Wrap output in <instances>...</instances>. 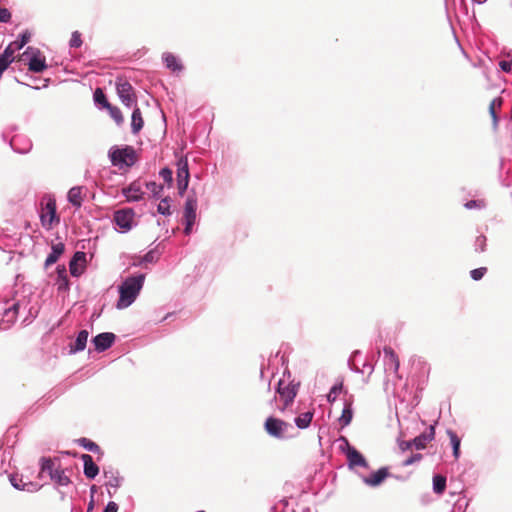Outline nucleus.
<instances>
[{"label":"nucleus","mask_w":512,"mask_h":512,"mask_svg":"<svg viewBox=\"0 0 512 512\" xmlns=\"http://www.w3.org/2000/svg\"><path fill=\"white\" fill-rule=\"evenodd\" d=\"M26 313L24 322H30L35 318L37 309L29 307L26 297L16 298L14 296H0V317L2 329L9 328L15 323L20 314Z\"/></svg>","instance_id":"f257e3e1"},{"label":"nucleus","mask_w":512,"mask_h":512,"mask_svg":"<svg viewBox=\"0 0 512 512\" xmlns=\"http://www.w3.org/2000/svg\"><path fill=\"white\" fill-rule=\"evenodd\" d=\"M145 274H137L125 278L119 286V299L116 307L125 309L132 305L143 288Z\"/></svg>","instance_id":"f03ea898"},{"label":"nucleus","mask_w":512,"mask_h":512,"mask_svg":"<svg viewBox=\"0 0 512 512\" xmlns=\"http://www.w3.org/2000/svg\"><path fill=\"white\" fill-rule=\"evenodd\" d=\"M108 157L112 166L119 170L131 168L138 160L136 150L133 146H112L108 151Z\"/></svg>","instance_id":"7ed1b4c3"},{"label":"nucleus","mask_w":512,"mask_h":512,"mask_svg":"<svg viewBox=\"0 0 512 512\" xmlns=\"http://www.w3.org/2000/svg\"><path fill=\"white\" fill-rule=\"evenodd\" d=\"M266 432L277 439H288L294 435L292 424L275 417H268L264 424Z\"/></svg>","instance_id":"20e7f679"},{"label":"nucleus","mask_w":512,"mask_h":512,"mask_svg":"<svg viewBox=\"0 0 512 512\" xmlns=\"http://www.w3.org/2000/svg\"><path fill=\"white\" fill-rule=\"evenodd\" d=\"M41 471L48 473L51 480L59 486H68L71 482L65 471L60 466L56 467V463L49 458L42 459Z\"/></svg>","instance_id":"39448f33"},{"label":"nucleus","mask_w":512,"mask_h":512,"mask_svg":"<svg viewBox=\"0 0 512 512\" xmlns=\"http://www.w3.org/2000/svg\"><path fill=\"white\" fill-rule=\"evenodd\" d=\"M40 221L46 230H50L54 224H58L60 219L56 213V201L48 198L40 211Z\"/></svg>","instance_id":"423d86ee"},{"label":"nucleus","mask_w":512,"mask_h":512,"mask_svg":"<svg viewBox=\"0 0 512 512\" xmlns=\"http://www.w3.org/2000/svg\"><path fill=\"white\" fill-rule=\"evenodd\" d=\"M135 212L132 208H124L115 211L113 220L121 233H127L135 225Z\"/></svg>","instance_id":"0eeeda50"},{"label":"nucleus","mask_w":512,"mask_h":512,"mask_svg":"<svg viewBox=\"0 0 512 512\" xmlns=\"http://www.w3.org/2000/svg\"><path fill=\"white\" fill-rule=\"evenodd\" d=\"M116 90L121 102L125 106L131 108L137 104L134 89L127 80L119 79L116 82Z\"/></svg>","instance_id":"6e6552de"},{"label":"nucleus","mask_w":512,"mask_h":512,"mask_svg":"<svg viewBox=\"0 0 512 512\" xmlns=\"http://www.w3.org/2000/svg\"><path fill=\"white\" fill-rule=\"evenodd\" d=\"M30 53L31 56L29 57L28 61L29 70L34 73H41L47 67L45 57L41 56L40 50L31 47L26 49V51L23 53V56L28 57Z\"/></svg>","instance_id":"1a4fd4ad"},{"label":"nucleus","mask_w":512,"mask_h":512,"mask_svg":"<svg viewBox=\"0 0 512 512\" xmlns=\"http://www.w3.org/2000/svg\"><path fill=\"white\" fill-rule=\"evenodd\" d=\"M383 365L385 374L389 377L391 375L398 376L399 359L392 348L385 347L383 349Z\"/></svg>","instance_id":"9d476101"},{"label":"nucleus","mask_w":512,"mask_h":512,"mask_svg":"<svg viewBox=\"0 0 512 512\" xmlns=\"http://www.w3.org/2000/svg\"><path fill=\"white\" fill-rule=\"evenodd\" d=\"M283 385V380H279L277 386V393L284 401V406L281 408L282 411L285 410L288 407V405L292 403L293 400L295 399L299 384H294L293 382H291L287 386Z\"/></svg>","instance_id":"9b49d317"},{"label":"nucleus","mask_w":512,"mask_h":512,"mask_svg":"<svg viewBox=\"0 0 512 512\" xmlns=\"http://www.w3.org/2000/svg\"><path fill=\"white\" fill-rule=\"evenodd\" d=\"M345 454L347 457L349 468H368V462L365 459V457L356 448L350 446L349 443H347V449L345 450Z\"/></svg>","instance_id":"f8f14e48"},{"label":"nucleus","mask_w":512,"mask_h":512,"mask_svg":"<svg viewBox=\"0 0 512 512\" xmlns=\"http://www.w3.org/2000/svg\"><path fill=\"white\" fill-rule=\"evenodd\" d=\"M144 191L138 181H133L127 187L122 189V195L128 202H138L144 197Z\"/></svg>","instance_id":"ddd939ff"},{"label":"nucleus","mask_w":512,"mask_h":512,"mask_svg":"<svg viewBox=\"0 0 512 512\" xmlns=\"http://www.w3.org/2000/svg\"><path fill=\"white\" fill-rule=\"evenodd\" d=\"M115 338H116L115 334H113L111 332H103V333L96 335L92 339V343L94 344L96 351L104 352L113 345Z\"/></svg>","instance_id":"4468645a"},{"label":"nucleus","mask_w":512,"mask_h":512,"mask_svg":"<svg viewBox=\"0 0 512 512\" xmlns=\"http://www.w3.org/2000/svg\"><path fill=\"white\" fill-rule=\"evenodd\" d=\"M86 262V254L82 251H77L69 263V270L72 276L78 277L84 272V264Z\"/></svg>","instance_id":"2eb2a0df"},{"label":"nucleus","mask_w":512,"mask_h":512,"mask_svg":"<svg viewBox=\"0 0 512 512\" xmlns=\"http://www.w3.org/2000/svg\"><path fill=\"white\" fill-rule=\"evenodd\" d=\"M11 148L20 154L28 153L32 148V142L26 136L15 135L10 140Z\"/></svg>","instance_id":"dca6fc26"},{"label":"nucleus","mask_w":512,"mask_h":512,"mask_svg":"<svg viewBox=\"0 0 512 512\" xmlns=\"http://www.w3.org/2000/svg\"><path fill=\"white\" fill-rule=\"evenodd\" d=\"M197 199L195 196H188L184 205V222H196Z\"/></svg>","instance_id":"f3484780"},{"label":"nucleus","mask_w":512,"mask_h":512,"mask_svg":"<svg viewBox=\"0 0 512 512\" xmlns=\"http://www.w3.org/2000/svg\"><path fill=\"white\" fill-rule=\"evenodd\" d=\"M104 476L106 478L105 486L108 488V494L112 496L109 488L118 489L122 485L123 477L120 476L118 471L112 469L105 470Z\"/></svg>","instance_id":"a211bd4d"},{"label":"nucleus","mask_w":512,"mask_h":512,"mask_svg":"<svg viewBox=\"0 0 512 512\" xmlns=\"http://www.w3.org/2000/svg\"><path fill=\"white\" fill-rule=\"evenodd\" d=\"M81 459L84 465V475L88 479H94L99 473V467L94 463L92 456L89 454H82Z\"/></svg>","instance_id":"6ab92c4d"},{"label":"nucleus","mask_w":512,"mask_h":512,"mask_svg":"<svg viewBox=\"0 0 512 512\" xmlns=\"http://www.w3.org/2000/svg\"><path fill=\"white\" fill-rule=\"evenodd\" d=\"M388 476V468L382 467L369 477H363V482L371 487L380 485Z\"/></svg>","instance_id":"aec40b11"},{"label":"nucleus","mask_w":512,"mask_h":512,"mask_svg":"<svg viewBox=\"0 0 512 512\" xmlns=\"http://www.w3.org/2000/svg\"><path fill=\"white\" fill-rule=\"evenodd\" d=\"M435 436V428L431 425L427 432L420 434L415 437L413 441V446L416 449H423L426 447V444L434 439Z\"/></svg>","instance_id":"412c9836"},{"label":"nucleus","mask_w":512,"mask_h":512,"mask_svg":"<svg viewBox=\"0 0 512 512\" xmlns=\"http://www.w3.org/2000/svg\"><path fill=\"white\" fill-rule=\"evenodd\" d=\"M162 60L165 64L166 68H168L172 72H180L183 69V66L180 63L179 59L172 53H169V52L163 53Z\"/></svg>","instance_id":"4be33fe9"},{"label":"nucleus","mask_w":512,"mask_h":512,"mask_svg":"<svg viewBox=\"0 0 512 512\" xmlns=\"http://www.w3.org/2000/svg\"><path fill=\"white\" fill-rule=\"evenodd\" d=\"M11 485L18 490L22 491H34L37 489V484L32 482H24L18 475H10L9 477Z\"/></svg>","instance_id":"5701e85b"},{"label":"nucleus","mask_w":512,"mask_h":512,"mask_svg":"<svg viewBox=\"0 0 512 512\" xmlns=\"http://www.w3.org/2000/svg\"><path fill=\"white\" fill-rule=\"evenodd\" d=\"M89 333L87 330H81L74 342V345L70 346V353L75 354L81 352L86 348Z\"/></svg>","instance_id":"b1692460"},{"label":"nucleus","mask_w":512,"mask_h":512,"mask_svg":"<svg viewBox=\"0 0 512 512\" xmlns=\"http://www.w3.org/2000/svg\"><path fill=\"white\" fill-rule=\"evenodd\" d=\"M353 418V407H352V400L351 399H345L344 401V407L342 410V414L339 417V423L341 426H347L351 423Z\"/></svg>","instance_id":"393cba45"},{"label":"nucleus","mask_w":512,"mask_h":512,"mask_svg":"<svg viewBox=\"0 0 512 512\" xmlns=\"http://www.w3.org/2000/svg\"><path fill=\"white\" fill-rule=\"evenodd\" d=\"M144 122L140 108L136 105L133 106V112L131 116V130L132 133L137 134L143 128Z\"/></svg>","instance_id":"a878e982"},{"label":"nucleus","mask_w":512,"mask_h":512,"mask_svg":"<svg viewBox=\"0 0 512 512\" xmlns=\"http://www.w3.org/2000/svg\"><path fill=\"white\" fill-rule=\"evenodd\" d=\"M82 189L83 188L81 186H74L69 190L67 195L69 203H71V205L76 209H79L82 206Z\"/></svg>","instance_id":"bb28decb"},{"label":"nucleus","mask_w":512,"mask_h":512,"mask_svg":"<svg viewBox=\"0 0 512 512\" xmlns=\"http://www.w3.org/2000/svg\"><path fill=\"white\" fill-rule=\"evenodd\" d=\"M64 252V245L62 243L54 244L51 248V252L45 260V265L48 267L57 262L61 254Z\"/></svg>","instance_id":"cd10ccee"},{"label":"nucleus","mask_w":512,"mask_h":512,"mask_svg":"<svg viewBox=\"0 0 512 512\" xmlns=\"http://www.w3.org/2000/svg\"><path fill=\"white\" fill-rule=\"evenodd\" d=\"M189 167L187 157H181L177 161V180H189Z\"/></svg>","instance_id":"c85d7f7f"},{"label":"nucleus","mask_w":512,"mask_h":512,"mask_svg":"<svg viewBox=\"0 0 512 512\" xmlns=\"http://www.w3.org/2000/svg\"><path fill=\"white\" fill-rule=\"evenodd\" d=\"M502 103H503V99L501 97H496L491 101V103L489 105V113L492 117L494 128H496L498 126V121H499L496 110L501 108Z\"/></svg>","instance_id":"c756f323"},{"label":"nucleus","mask_w":512,"mask_h":512,"mask_svg":"<svg viewBox=\"0 0 512 512\" xmlns=\"http://www.w3.org/2000/svg\"><path fill=\"white\" fill-rule=\"evenodd\" d=\"M312 418L313 412H304L295 418V424L299 429H305L310 425Z\"/></svg>","instance_id":"7c9ffc66"},{"label":"nucleus","mask_w":512,"mask_h":512,"mask_svg":"<svg viewBox=\"0 0 512 512\" xmlns=\"http://www.w3.org/2000/svg\"><path fill=\"white\" fill-rule=\"evenodd\" d=\"M447 434L450 438L451 446L453 449V456L455 457V459H458L460 456V438L452 430H447Z\"/></svg>","instance_id":"2f4dec72"},{"label":"nucleus","mask_w":512,"mask_h":512,"mask_svg":"<svg viewBox=\"0 0 512 512\" xmlns=\"http://www.w3.org/2000/svg\"><path fill=\"white\" fill-rule=\"evenodd\" d=\"M446 488V478L442 475L433 477V491L436 494H442Z\"/></svg>","instance_id":"473e14b6"},{"label":"nucleus","mask_w":512,"mask_h":512,"mask_svg":"<svg viewBox=\"0 0 512 512\" xmlns=\"http://www.w3.org/2000/svg\"><path fill=\"white\" fill-rule=\"evenodd\" d=\"M170 198L165 197L161 199L160 203L158 204L157 211L159 214L163 216H170L171 210H170Z\"/></svg>","instance_id":"72a5a7b5"},{"label":"nucleus","mask_w":512,"mask_h":512,"mask_svg":"<svg viewBox=\"0 0 512 512\" xmlns=\"http://www.w3.org/2000/svg\"><path fill=\"white\" fill-rule=\"evenodd\" d=\"M93 96H94V101L96 104H100L105 108H110V104H109L105 94L103 93V91L100 88H97L94 91Z\"/></svg>","instance_id":"f704fd0d"},{"label":"nucleus","mask_w":512,"mask_h":512,"mask_svg":"<svg viewBox=\"0 0 512 512\" xmlns=\"http://www.w3.org/2000/svg\"><path fill=\"white\" fill-rule=\"evenodd\" d=\"M79 443L80 445L85 448L86 450L90 451V452H99L100 451V447L93 441L87 439V438H81L79 440Z\"/></svg>","instance_id":"c9c22d12"},{"label":"nucleus","mask_w":512,"mask_h":512,"mask_svg":"<svg viewBox=\"0 0 512 512\" xmlns=\"http://www.w3.org/2000/svg\"><path fill=\"white\" fill-rule=\"evenodd\" d=\"M146 188L152 193L153 197L156 198L160 197L163 191V186L161 184H157L154 181L147 182Z\"/></svg>","instance_id":"e433bc0d"},{"label":"nucleus","mask_w":512,"mask_h":512,"mask_svg":"<svg viewBox=\"0 0 512 512\" xmlns=\"http://www.w3.org/2000/svg\"><path fill=\"white\" fill-rule=\"evenodd\" d=\"M30 38H31L30 32L28 30L24 31L20 35V39L13 42L15 45V48H17V50L22 49L29 42Z\"/></svg>","instance_id":"4c0bfd02"},{"label":"nucleus","mask_w":512,"mask_h":512,"mask_svg":"<svg viewBox=\"0 0 512 512\" xmlns=\"http://www.w3.org/2000/svg\"><path fill=\"white\" fill-rule=\"evenodd\" d=\"M17 51V48H15V45L13 42H11L3 51V53L0 55L1 58H3L6 61H9V63L13 60V54Z\"/></svg>","instance_id":"58836bf2"},{"label":"nucleus","mask_w":512,"mask_h":512,"mask_svg":"<svg viewBox=\"0 0 512 512\" xmlns=\"http://www.w3.org/2000/svg\"><path fill=\"white\" fill-rule=\"evenodd\" d=\"M343 389V382L336 383L332 386L330 389V392L327 396L329 402H334L337 398V395L342 391Z\"/></svg>","instance_id":"ea45409f"},{"label":"nucleus","mask_w":512,"mask_h":512,"mask_svg":"<svg viewBox=\"0 0 512 512\" xmlns=\"http://www.w3.org/2000/svg\"><path fill=\"white\" fill-rule=\"evenodd\" d=\"M159 175L163 179V181L168 184V186H171L173 182V172L170 168H162L159 172Z\"/></svg>","instance_id":"a19ab883"},{"label":"nucleus","mask_w":512,"mask_h":512,"mask_svg":"<svg viewBox=\"0 0 512 512\" xmlns=\"http://www.w3.org/2000/svg\"><path fill=\"white\" fill-rule=\"evenodd\" d=\"M71 48H79L82 45L81 34L78 31H74L69 41Z\"/></svg>","instance_id":"79ce46f5"},{"label":"nucleus","mask_w":512,"mask_h":512,"mask_svg":"<svg viewBox=\"0 0 512 512\" xmlns=\"http://www.w3.org/2000/svg\"><path fill=\"white\" fill-rule=\"evenodd\" d=\"M486 237L484 235H480L476 238L474 243L475 251L484 252L486 249Z\"/></svg>","instance_id":"37998d69"},{"label":"nucleus","mask_w":512,"mask_h":512,"mask_svg":"<svg viewBox=\"0 0 512 512\" xmlns=\"http://www.w3.org/2000/svg\"><path fill=\"white\" fill-rule=\"evenodd\" d=\"M487 269L485 267H480L477 269H473L470 272L471 278L475 281H478L482 279V277L485 275Z\"/></svg>","instance_id":"c03bdc74"},{"label":"nucleus","mask_w":512,"mask_h":512,"mask_svg":"<svg viewBox=\"0 0 512 512\" xmlns=\"http://www.w3.org/2000/svg\"><path fill=\"white\" fill-rule=\"evenodd\" d=\"M422 459V455L419 453L413 454L402 462V466L406 467L412 465Z\"/></svg>","instance_id":"a18cd8bd"},{"label":"nucleus","mask_w":512,"mask_h":512,"mask_svg":"<svg viewBox=\"0 0 512 512\" xmlns=\"http://www.w3.org/2000/svg\"><path fill=\"white\" fill-rule=\"evenodd\" d=\"M142 260L146 263H154L157 261L156 253L153 250L148 251L142 256Z\"/></svg>","instance_id":"49530a36"},{"label":"nucleus","mask_w":512,"mask_h":512,"mask_svg":"<svg viewBox=\"0 0 512 512\" xmlns=\"http://www.w3.org/2000/svg\"><path fill=\"white\" fill-rule=\"evenodd\" d=\"M109 109H110V112H111V116L114 118V120L117 123H120V122L123 121V117H122L121 111L118 108L110 106Z\"/></svg>","instance_id":"de8ad7c7"},{"label":"nucleus","mask_w":512,"mask_h":512,"mask_svg":"<svg viewBox=\"0 0 512 512\" xmlns=\"http://www.w3.org/2000/svg\"><path fill=\"white\" fill-rule=\"evenodd\" d=\"M11 18V13L6 8H0V22L7 23Z\"/></svg>","instance_id":"09e8293b"},{"label":"nucleus","mask_w":512,"mask_h":512,"mask_svg":"<svg viewBox=\"0 0 512 512\" xmlns=\"http://www.w3.org/2000/svg\"><path fill=\"white\" fill-rule=\"evenodd\" d=\"M483 206H484L483 201H479V200H470L465 203V208H467V209L481 208Z\"/></svg>","instance_id":"8fccbe9b"},{"label":"nucleus","mask_w":512,"mask_h":512,"mask_svg":"<svg viewBox=\"0 0 512 512\" xmlns=\"http://www.w3.org/2000/svg\"><path fill=\"white\" fill-rule=\"evenodd\" d=\"M499 66L504 72H511L512 71V59L500 61Z\"/></svg>","instance_id":"3c124183"},{"label":"nucleus","mask_w":512,"mask_h":512,"mask_svg":"<svg viewBox=\"0 0 512 512\" xmlns=\"http://www.w3.org/2000/svg\"><path fill=\"white\" fill-rule=\"evenodd\" d=\"M188 184H189V180H177V186H178V190H179V194L180 195H183L184 192L186 191L187 187H188Z\"/></svg>","instance_id":"603ef678"},{"label":"nucleus","mask_w":512,"mask_h":512,"mask_svg":"<svg viewBox=\"0 0 512 512\" xmlns=\"http://www.w3.org/2000/svg\"><path fill=\"white\" fill-rule=\"evenodd\" d=\"M118 511V505L117 503L110 501L104 508L103 512H117Z\"/></svg>","instance_id":"864d4df0"},{"label":"nucleus","mask_w":512,"mask_h":512,"mask_svg":"<svg viewBox=\"0 0 512 512\" xmlns=\"http://www.w3.org/2000/svg\"><path fill=\"white\" fill-rule=\"evenodd\" d=\"M412 446H413V441H401L399 443V448L402 451H406V450L410 449Z\"/></svg>","instance_id":"5fc2aeb1"},{"label":"nucleus","mask_w":512,"mask_h":512,"mask_svg":"<svg viewBox=\"0 0 512 512\" xmlns=\"http://www.w3.org/2000/svg\"><path fill=\"white\" fill-rule=\"evenodd\" d=\"M184 223H185L184 233L186 235H190L192 232V227L195 224V222H190L189 225H188V222H184Z\"/></svg>","instance_id":"6e6d98bb"},{"label":"nucleus","mask_w":512,"mask_h":512,"mask_svg":"<svg viewBox=\"0 0 512 512\" xmlns=\"http://www.w3.org/2000/svg\"><path fill=\"white\" fill-rule=\"evenodd\" d=\"M468 502L465 499H458V501L455 504V509L458 508L459 510L464 506L467 507Z\"/></svg>","instance_id":"4d7b16f0"},{"label":"nucleus","mask_w":512,"mask_h":512,"mask_svg":"<svg viewBox=\"0 0 512 512\" xmlns=\"http://www.w3.org/2000/svg\"><path fill=\"white\" fill-rule=\"evenodd\" d=\"M145 262L142 260V256H139V257H135L134 261L132 262V266H142L144 265Z\"/></svg>","instance_id":"13d9d810"},{"label":"nucleus","mask_w":512,"mask_h":512,"mask_svg":"<svg viewBox=\"0 0 512 512\" xmlns=\"http://www.w3.org/2000/svg\"><path fill=\"white\" fill-rule=\"evenodd\" d=\"M58 272H59V275L65 274L66 273L65 267H62L61 269H58Z\"/></svg>","instance_id":"bf43d9fd"},{"label":"nucleus","mask_w":512,"mask_h":512,"mask_svg":"<svg viewBox=\"0 0 512 512\" xmlns=\"http://www.w3.org/2000/svg\"><path fill=\"white\" fill-rule=\"evenodd\" d=\"M92 507H93V504H92V503H90V505L88 506V511H89L90 509H92Z\"/></svg>","instance_id":"052dcab7"}]
</instances>
